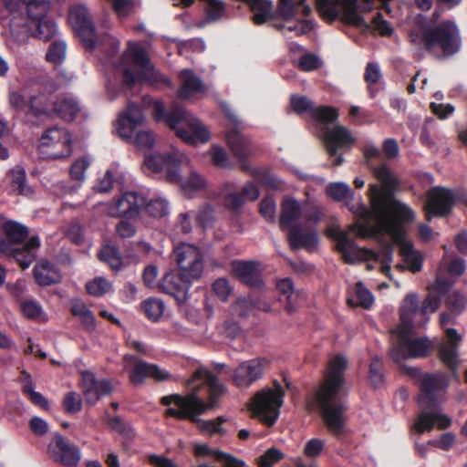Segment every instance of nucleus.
Wrapping results in <instances>:
<instances>
[{
    "mask_svg": "<svg viewBox=\"0 0 467 467\" xmlns=\"http://www.w3.org/2000/svg\"><path fill=\"white\" fill-rule=\"evenodd\" d=\"M28 235V228L12 220H5L0 214V253L14 257L23 269L29 267L36 257L40 246L38 236L30 237L21 248L16 244L23 243Z\"/></svg>",
    "mask_w": 467,
    "mask_h": 467,
    "instance_id": "11",
    "label": "nucleus"
},
{
    "mask_svg": "<svg viewBox=\"0 0 467 467\" xmlns=\"http://www.w3.org/2000/svg\"><path fill=\"white\" fill-rule=\"evenodd\" d=\"M53 445L55 461L67 466H76L79 462L81 454L78 447L66 441L61 435L55 436L50 447Z\"/></svg>",
    "mask_w": 467,
    "mask_h": 467,
    "instance_id": "27",
    "label": "nucleus"
},
{
    "mask_svg": "<svg viewBox=\"0 0 467 467\" xmlns=\"http://www.w3.org/2000/svg\"><path fill=\"white\" fill-rule=\"evenodd\" d=\"M368 378L371 384L375 387H379L383 383L384 375L382 372L381 360L379 357L373 358L370 362Z\"/></svg>",
    "mask_w": 467,
    "mask_h": 467,
    "instance_id": "52",
    "label": "nucleus"
},
{
    "mask_svg": "<svg viewBox=\"0 0 467 467\" xmlns=\"http://www.w3.org/2000/svg\"><path fill=\"white\" fill-rule=\"evenodd\" d=\"M323 141L330 157H335L333 164L337 166L343 162V158L337 155V150L351 147L355 143L356 139L353 137L350 130L342 125H336L333 128H325Z\"/></svg>",
    "mask_w": 467,
    "mask_h": 467,
    "instance_id": "18",
    "label": "nucleus"
},
{
    "mask_svg": "<svg viewBox=\"0 0 467 467\" xmlns=\"http://www.w3.org/2000/svg\"><path fill=\"white\" fill-rule=\"evenodd\" d=\"M446 307L454 316H459L465 308V296L460 292H452L445 301Z\"/></svg>",
    "mask_w": 467,
    "mask_h": 467,
    "instance_id": "48",
    "label": "nucleus"
},
{
    "mask_svg": "<svg viewBox=\"0 0 467 467\" xmlns=\"http://www.w3.org/2000/svg\"><path fill=\"white\" fill-rule=\"evenodd\" d=\"M155 143V137L150 130H140L134 138V144L139 148L150 149Z\"/></svg>",
    "mask_w": 467,
    "mask_h": 467,
    "instance_id": "59",
    "label": "nucleus"
},
{
    "mask_svg": "<svg viewBox=\"0 0 467 467\" xmlns=\"http://www.w3.org/2000/svg\"><path fill=\"white\" fill-rule=\"evenodd\" d=\"M66 53L67 44L64 40L58 38L50 44L46 54V59L54 65H60L66 58Z\"/></svg>",
    "mask_w": 467,
    "mask_h": 467,
    "instance_id": "44",
    "label": "nucleus"
},
{
    "mask_svg": "<svg viewBox=\"0 0 467 467\" xmlns=\"http://www.w3.org/2000/svg\"><path fill=\"white\" fill-rule=\"evenodd\" d=\"M53 102L46 94L30 97L28 106L30 115L35 117L49 116L53 112Z\"/></svg>",
    "mask_w": 467,
    "mask_h": 467,
    "instance_id": "40",
    "label": "nucleus"
},
{
    "mask_svg": "<svg viewBox=\"0 0 467 467\" xmlns=\"http://www.w3.org/2000/svg\"><path fill=\"white\" fill-rule=\"evenodd\" d=\"M187 387L192 392L184 397L171 394L161 398V404L175 406L166 410V416L179 420H191L196 422L201 430L209 433L221 432L219 423L200 420L197 415L202 414L208 408L213 409L217 406V398L225 391L224 385L210 370L200 368L187 381Z\"/></svg>",
    "mask_w": 467,
    "mask_h": 467,
    "instance_id": "3",
    "label": "nucleus"
},
{
    "mask_svg": "<svg viewBox=\"0 0 467 467\" xmlns=\"http://www.w3.org/2000/svg\"><path fill=\"white\" fill-rule=\"evenodd\" d=\"M375 176L377 179L382 183L386 191H389L393 189L397 185V180L389 171V169L385 165L381 164L379 167H377L374 171ZM370 192V200H372V197L376 194H388L390 195L394 200H396L393 195L388 192H381L379 189L375 185H370L369 188ZM370 206L372 207V201H370ZM371 215L374 219V213L373 209L371 208Z\"/></svg>",
    "mask_w": 467,
    "mask_h": 467,
    "instance_id": "34",
    "label": "nucleus"
},
{
    "mask_svg": "<svg viewBox=\"0 0 467 467\" xmlns=\"http://www.w3.org/2000/svg\"><path fill=\"white\" fill-rule=\"evenodd\" d=\"M213 291L221 301H226L232 292V287L225 278H219L213 284Z\"/></svg>",
    "mask_w": 467,
    "mask_h": 467,
    "instance_id": "55",
    "label": "nucleus"
},
{
    "mask_svg": "<svg viewBox=\"0 0 467 467\" xmlns=\"http://www.w3.org/2000/svg\"><path fill=\"white\" fill-rule=\"evenodd\" d=\"M193 281L186 278L181 272L167 273L160 284V288L165 294L175 298L178 304H183L188 298V292Z\"/></svg>",
    "mask_w": 467,
    "mask_h": 467,
    "instance_id": "24",
    "label": "nucleus"
},
{
    "mask_svg": "<svg viewBox=\"0 0 467 467\" xmlns=\"http://www.w3.org/2000/svg\"><path fill=\"white\" fill-rule=\"evenodd\" d=\"M123 368L129 374L130 381L133 386L142 385L150 378L161 381L169 377V374L158 366L148 363L133 355L124 356Z\"/></svg>",
    "mask_w": 467,
    "mask_h": 467,
    "instance_id": "17",
    "label": "nucleus"
},
{
    "mask_svg": "<svg viewBox=\"0 0 467 467\" xmlns=\"http://www.w3.org/2000/svg\"><path fill=\"white\" fill-rule=\"evenodd\" d=\"M224 206L233 211H238L246 201H254L259 197V190L253 182H247L241 192H235L232 182H225L222 188Z\"/></svg>",
    "mask_w": 467,
    "mask_h": 467,
    "instance_id": "23",
    "label": "nucleus"
},
{
    "mask_svg": "<svg viewBox=\"0 0 467 467\" xmlns=\"http://www.w3.org/2000/svg\"><path fill=\"white\" fill-rule=\"evenodd\" d=\"M152 115L157 121L165 123L184 142L195 145L205 143L210 140V132L207 128L183 107L173 103L168 113L163 103L160 100L153 102Z\"/></svg>",
    "mask_w": 467,
    "mask_h": 467,
    "instance_id": "10",
    "label": "nucleus"
},
{
    "mask_svg": "<svg viewBox=\"0 0 467 467\" xmlns=\"http://www.w3.org/2000/svg\"><path fill=\"white\" fill-rule=\"evenodd\" d=\"M108 424L112 430L123 435L127 439H131L134 436V430L131 425L128 422H125L119 416L109 417Z\"/></svg>",
    "mask_w": 467,
    "mask_h": 467,
    "instance_id": "49",
    "label": "nucleus"
},
{
    "mask_svg": "<svg viewBox=\"0 0 467 467\" xmlns=\"http://www.w3.org/2000/svg\"><path fill=\"white\" fill-rule=\"evenodd\" d=\"M78 111L79 105L72 98H60L53 102V112L64 120H73Z\"/></svg>",
    "mask_w": 467,
    "mask_h": 467,
    "instance_id": "38",
    "label": "nucleus"
},
{
    "mask_svg": "<svg viewBox=\"0 0 467 467\" xmlns=\"http://www.w3.org/2000/svg\"><path fill=\"white\" fill-rule=\"evenodd\" d=\"M374 302V297L371 292L364 286L361 282L357 283L349 290V297L348 303L350 306H358L363 308H369Z\"/></svg>",
    "mask_w": 467,
    "mask_h": 467,
    "instance_id": "39",
    "label": "nucleus"
},
{
    "mask_svg": "<svg viewBox=\"0 0 467 467\" xmlns=\"http://www.w3.org/2000/svg\"><path fill=\"white\" fill-rule=\"evenodd\" d=\"M99 255L100 260L107 263L113 270H119L122 265V256L115 244L110 243L104 244Z\"/></svg>",
    "mask_w": 467,
    "mask_h": 467,
    "instance_id": "41",
    "label": "nucleus"
},
{
    "mask_svg": "<svg viewBox=\"0 0 467 467\" xmlns=\"http://www.w3.org/2000/svg\"><path fill=\"white\" fill-rule=\"evenodd\" d=\"M9 103L12 108L16 110H20L26 115H30L29 111V100L27 101L26 98L17 91H12L9 94Z\"/></svg>",
    "mask_w": 467,
    "mask_h": 467,
    "instance_id": "56",
    "label": "nucleus"
},
{
    "mask_svg": "<svg viewBox=\"0 0 467 467\" xmlns=\"http://www.w3.org/2000/svg\"><path fill=\"white\" fill-rule=\"evenodd\" d=\"M226 140L233 154L240 161H244L251 154L250 140L241 135L235 128L227 132Z\"/></svg>",
    "mask_w": 467,
    "mask_h": 467,
    "instance_id": "35",
    "label": "nucleus"
},
{
    "mask_svg": "<svg viewBox=\"0 0 467 467\" xmlns=\"http://www.w3.org/2000/svg\"><path fill=\"white\" fill-rule=\"evenodd\" d=\"M38 150L45 159L68 157L72 152L71 134L63 127L49 128L42 134Z\"/></svg>",
    "mask_w": 467,
    "mask_h": 467,
    "instance_id": "15",
    "label": "nucleus"
},
{
    "mask_svg": "<svg viewBox=\"0 0 467 467\" xmlns=\"http://www.w3.org/2000/svg\"><path fill=\"white\" fill-rule=\"evenodd\" d=\"M3 5L0 20L7 26L14 43L22 45L28 40L29 20L36 26L34 36L43 41H49L58 34L56 22L47 16V0H3Z\"/></svg>",
    "mask_w": 467,
    "mask_h": 467,
    "instance_id": "4",
    "label": "nucleus"
},
{
    "mask_svg": "<svg viewBox=\"0 0 467 467\" xmlns=\"http://www.w3.org/2000/svg\"><path fill=\"white\" fill-rule=\"evenodd\" d=\"M451 285L446 278L437 277L420 306L417 294L405 296L400 307V323L392 330L395 338L389 355L393 361L400 363L405 358L428 356L432 348L431 341L428 337L413 338V328L426 326L430 320L429 314L438 309L442 296Z\"/></svg>",
    "mask_w": 467,
    "mask_h": 467,
    "instance_id": "2",
    "label": "nucleus"
},
{
    "mask_svg": "<svg viewBox=\"0 0 467 467\" xmlns=\"http://www.w3.org/2000/svg\"><path fill=\"white\" fill-rule=\"evenodd\" d=\"M282 457L283 453L281 451L275 448H270L262 456L259 457V467H271L280 459H282Z\"/></svg>",
    "mask_w": 467,
    "mask_h": 467,
    "instance_id": "53",
    "label": "nucleus"
},
{
    "mask_svg": "<svg viewBox=\"0 0 467 467\" xmlns=\"http://www.w3.org/2000/svg\"><path fill=\"white\" fill-rule=\"evenodd\" d=\"M371 201L377 233L400 242V254L407 266L413 273L419 272L422 267L421 254L410 243L402 241L403 223L412 222L415 213L410 206L388 194H376Z\"/></svg>",
    "mask_w": 467,
    "mask_h": 467,
    "instance_id": "5",
    "label": "nucleus"
},
{
    "mask_svg": "<svg viewBox=\"0 0 467 467\" xmlns=\"http://www.w3.org/2000/svg\"><path fill=\"white\" fill-rule=\"evenodd\" d=\"M321 65L319 58L313 54L303 55L298 62L299 67L304 71H312L318 68Z\"/></svg>",
    "mask_w": 467,
    "mask_h": 467,
    "instance_id": "62",
    "label": "nucleus"
},
{
    "mask_svg": "<svg viewBox=\"0 0 467 467\" xmlns=\"http://www.w3.org/2000/svg\"><path fill=\"white\" fill-rule=\"evenodd\" d=\"M347 366L348 360L341 355L331 358L324 381L314 395L325 425L336 436L345 431L348 421L346 414L348 405L340 399V396L345 393L344 371Z\"/></svg>",
    "mask_w": 467,
    "mask_h": 467,
    "instance_id": "6",
    "label": "nucleus"
},
{
    "mask_svg": "<svg viewBox=\"0 0 467 467\" xmlns=\"http://www.w3.org/2000/svg\"><path fill=\"white\" fill-rule=\"evenodd\" d=\"M143 163L150 172L179 185L189 197L206 187L205 179L192 169L188 157L174 148L146 155Z\"/></svg>",
    "mask_w": 467,
    "mask_h": 467,
    "instance_id": "7",
    "label": "nucleus"
},
{
    "mask_svg": "<svg viewBox=\"0 0 467 467\" xmlns=\"http://www.w3.org/2000/svg\"><path fill=\"white\" fill-rule=\"evenodd\" d=\"M90 165V160L88 157H82L76 160L70 168V177L72 180L82 182L85 180V172Z\"/></svg>",
    "mask_w": 467,
    "mask_h": 467,
    "instance_id": "50",
    "label": "nucleus"
},
{
    "mask_svg": "<svg viewBox=\"0 0 467 467\" xmlns=\"http://www.w3.org/2000/svg\"><path fill=\"white\" fill-rule=\"evenodd\" d=\"M287 231V239L292 249L304 248L312 251L317 247L318 239L315 230L303 229L300 225H296Z\"/></svg>",
    "mask_w": 467,
    "mask_h": 467,
    "instance_id": "29",
    "label": "nucleus"
},
{
    "mask_svg": "<svg viewBox=\"0 0 467 467\" xmlns=\"http://www.w3.org/2000/svg\"><path fill=\"white\" fill-rule=\"evenodd\" d=\"M87 292L93 296H102L112 289L111 284L104 277L99 276L86 285Z\"/></svg>",
    "mask_w": 467,
    "mask_h": 467,
    "instance_id": "46",
    "label": "nucleus"
},
{
    "mask_svg": "<svg viewBox=\"0 0 467 467\" xmlns=\"http://www.w3.org/2000/svg\"><path fill=\"white\" fill-rule=\"evenodd\" d=\"M21 310L26 317L31 319H36L42 314L41 306L33 300L25 301L21 305Z\"/></svg>",
    "mask_w": 467,
    "mask_h": 467,
    "instance_id": "61",
    "label": "nucleus"
},
{
    "mask_svg": "<svg viewBox=\"0 0 467 467\" xmlns=\"http://www.w3.org/2000/svg\"><path fill=\"white\" fill-rule=\"evenodd\" d=\"M64 408L67 413H77L80 411L82 402L78 394L76 392H69L64 398Z\"/></svg>",
    "mask_w": 467,
    "mask_h": 467,
    "instance_id": "57",
    "label": "nucleus"
},
{
    "mask_svg": "<svg viewBox=\"0 0 467 467\" xmlns=\"http://www.w3.org/2000/svg\"><path fill=\"white\" fill-rule=\"evenodd\" d=\"M316 7L320 16L328 22L341 18L353 26L369 27L358 13L360 5L358 0H316Z\"/></svg>",
    "mask_w": 467,
    "mask_h": 467,
    "instance_id": "13",
    "label": "nucleus"
},
{
    "mask_svg": "<svg viewBox=\"0 0 467 467\" xmlns=\"http://www.w3.org/2000/svg\"><path fill=\"white\" fill-rule=\"evenodd\" d=\"M68 22L87 49H98L103 54L101 59L105 66L123 70L125 84L171 85L169 79L151 65L146 51L140 45L130 42L128 48L118 57L119 41L108 34L98 36L92 16L84 4L74 5L69 9Z\"/></svg>",
    "mask_w": 467,
    "mask_h": 467,
    "instance_id": "1",
    "label": "nucleus"
},
{
    "mask_svg": "<svg viewBox=\"0 0 467 467\" xmlns=\"http://www.w3.org/2000/svg\"><path fill=\"white\" fill-rule=\"evenodd\" d=\"M143 119L144 116L140 108L134 103H129L126 111L119 117V135L124 140H131L135 129L141 124Z\"/></svg>",
    "mask_w": 467,
    "mask_h": 467,
    "instance_id": "26",
    "label": "nucleus"
},
{
    "mask_svg": "<svg viewBox=\"0 0 467 467\" xmlns=\"http://www.w3.org/2000/svg\"><path fill=\"white\" fill-rule=\"evenodd\" d=\"M410 44L418 50L449 57L456 54L462 47L459 29L454 22L443 21L436 26L421 21L417 22L409 32Z\"/></svg>",
    "mask_w": 467,
    "mask_h": 467,
    "instance_id": "9",
    "label": "nucleus"
},
{
    "mask_svg": "<svg viewBox=\"0 0 467 467\" xmlns=\"http://www.w3.org/2000/svg\"><path fill=\"white\" fill-rule=\"evenodd\" d=\"M254 178L261 184L269 188L277 189L280 186V180L266 170H253Z\"/></svg>",
    "mask_w": 467,
    "mask_h": 467,
    "instance_id": "51",
    "label": "nucleus"
},
{
    "mask_svg": "<svg viewBox=\"0 0 467 467\" xmlns=\"http://www.w3.org/2000/svg\"><path fill=\"white\" fill-rule=\"evenodd\" d=\"M274 26L278 30H283L285 36H288V33H294L296 36H299L312 31L315 23L309 19H302L298 20L293 26H286L284 23L275 22L274 23Z\"/></svg>",
    "mask_w": 467,
    "mask_h": 467,
    "instance_id": "42",
    "label": "nucleus"
},
{
    "mask_svg": "<svg viewBox=\"0 0 467 467\" xmlns=\"http://www.w3.org/2000/svg\"><path fill=\"white\" fill-rule=\"evenodd\" d=\"M181 87L178 89V97L187 99L196 93H203L206 90L202 79L191 69H183L180 73Z\"/></svg>",
    "mask_w": 467,
    "mask_h": 467,
    "instance_id": "31",
    "label": "nucleus"
},
{
    "mask_svg": "<svg viewBox=\"0 0 467 467\" xmlns=\"http://www.w3.org/2000/svg\"><path fill=\"white\" fill-rule=\"evenodd\" d=\"M372 25L374 29L382 36H390L393 32L391 25L383 18L381 13H377V15L373 17Z\"/></svg>",
    "mask_w": 467,
    "mask_h": 467,
    "instance_id": "63",
    "label": "nucleus"
},
{
    "mask_svg": "<svg viewBox=\"0 0 467 467\" xmlns=\"http://www.w3.org/2000/svg\"><path fill=\"white\" fill-rule=\"evenodd\" d=\"M233 269L243 283L251 286H256L260 284L258 264L254 262L236 261L233 263Z\"/></svg>",
    "mask_w": 467,
    "mask_h": 467,
    "instance_id": "33",
    "label": "nucleus"
},
{
    "mask_svg": "<svg viewBox=\"0 0 467 467\" xmlns=\"http://www.w3.org/2000/svg\"><path fill=\"white\" fill-rule=\"evenodd\" d=\"M327 193L336 201H343L353 196L351 188L344 182H333L327 187Z\"/></svg>",
    "mask_w": 467,
    "mask_h": 467,
    "instance_id": "47",
    "label": "nucleus"
},
{
    "mask_svg": "<svg viewBox=\"0 0 467 467\" xmlns=\"http://www.w3.org/2000/svg\"><path fill=\"white\" fill-rule=\"evenodd\" d=\"M34 277L36 282L41 286L51 285L61 280L59 271L47 260H41L35 265Z\"/></svg>",
    "mask_w": 467,
    "mask_h": 467,
    "instance_id": "32",
    "label": "nucleus"
},
{
    "mask_svg": "<svg viewBox=\"0 0 467 467\" xmlns=\"http://www.w3.org/2000/svg\"><path fill=\"white\" fill-rule=\"evenodd\" d=\"M324 445L325 441L320 439H310L305 445L304 452L309 458L317 457L322 451Z\"/></svg>",
    "mask_w": 467,
    "mask_h": 467,
    "instance_id": "64",
    "label": "nucleus"
},
{
    "mask_svg": "<svg viewBox=\"0 0 467 467\" xmlns=\"http://www.w3.org/2000/svg\"><path fill=\"white\" fill-rule=\"evenodd\" d=\"M454 193L445 188H433L428 192L425 204L426 219L430 222L433 216H445L455 202Z\"/></svg>",
    "mask_w": 467,
    "mask_h": 467,
    "instance_id": "20",
    "label": "nucleus"
},
{
    "mask_svg": "<svg viewBox=\"0 0 467 467\" xmlns=\"http://www.w3.org/2000/svg\"><path fill=\"white\" fill-rule=\"evenodd\" d=\"M274 389H264L258 391L252 400L251 410L268 426L273 425L283 405L285 391L279 382H274Z\"/></svg>",
    "mask_w": 467,
    "mask_h": 467,
    "instance_id": "14",
    "label": "nucleus"
},
{
    "mask_svg": "<svg viewBox=\"0 0 467 467\" xmlns=\"http://www.w3.org/2000/svg\"><path fill=\"white\" fill-rule=\"evenodd\" d=\"M260 213L268 222H274L275 218V202L273 197H265L260 202Z\"/></svg>",
    "mask_w": 467,
    "mask_h": 467,
    "instance_id": "54",
    "label": "nucleus"
},
{
    "mask_svg": "<svg viewBox=\"0 0 467 467\" xmlns=\"http://www.w3.org/2000/svg\"><path fill=\"white\" fill-rule=\"evenodd\" d=\"M268 366L265 358H256L240 363L233 372V380L240 389H247L259 380Z\"/></svg>",
    "mask_w": 467,
    "mask_h": 467,
    "instance_id": "19",
    "label": "nucleus"
},
{
    "mask_svg": "<svg viewBox=\"0 0 467 467\" xmlns=\"http://www.w3.org/2000/svg\"><path fill=\"white\" fill-rule=\"evenodd\" d=\"M290 104L296 113L309 112L315 120L324 124L333 123L338 117L336 109L324 106L315 108L312 101L305 96L293 95L290 99Z\"/></svg>",
    "mask_w": 467,
    "mask_h": 467,
    "instance_id": "21",
    "label": "nucleus"
},
{
    "mask_svg": "<svg viewBox=\"0 0 467 467\" xmlns=\"http://www.w3.org/2000/svg\"><path fill=\"white\" fill-rule=\"evenodd\" d=\"M210 155L213 162L222 168L229 166V159L225 150L219 146H213L210 150Z\"/></svg>",
    "mask_w": 467,
    "mask_h": 467,
    "instance_id": "60",
    "label": "nucleus"
},
{
    "mask_svg": "<svg viewBox=\"0 0 467 467\" xmlns=\"http://www.w3.org/2000/svg\"><path fill=\"white\" fill-rule=\"evenodd\" d=\"M7 178L10 181L11 191L19 195L30 197L33 195V189L26 182V174L24 168L16 166L10 170Z\"/></svg>",
    "mask_w": 467,
    "mask_h": 467,
    "instance_id": "37",
    "label": "nucleus"
},
{
    "mask_svg": "<svg viewBox=\"0 0 467 467\" xmlns=\"http://www.w3.org/2000/svg\"><path fill=\"white\" fill-rule=\"evenodd\" d=\"M81 388L87 403L94 405L103 396L111 393L113 388L109 380L96 379L90 371L81 373Z\"/></svg>",
    "mask_w": 467,
    "mask_h": 467,
    "instance_id": "25",
    "label": "nucleus"
},
{
    "mask_svg": "<svg viewBox=\"0 0 467 467\" xmlns=\"http://www.w3.org/2000/svg\"><path fill=\"white\" fill-rule=\"evenodd\" d=\"M335 238L337 241V248L346 263L355 264L361 260L374 259L376 263L379 264L381 272L389 275L392 261V248L390 246H385L379 253L362 249L356 244L354 240L348 237V233L341 230L337 232Z\"/></svg>",
    "mask_w": 467,
    "mask_h": 467,
    "instance_id": "12",
    "label": "nucleus"
},
{
    "mask_svg": "<svg viewBox=\"0 0 467 467\" xmlns=\"http://www.w3.org/2000/svg\"><path fill=\"white\" fill-rule=\"evenodd\" d=\"M194 453L197 456H213L217 462L224 463L226 467H243L244 465V462L242 460L220 450H213L207 444H196Z\"/></svg>",
    "mask_w": 467,
    "mask_h": 467,
    "instance_id": "36",
    "label": "nucleus"
},
{
    "mask_svg": "<svg viewBox=\"0 0 467 467\" xmlns=\"http://www.w3.org/2000/svg\"><path fill=\"white\" fill-rule=\"evenodd\" d=\"M174 260L184 277L197 281L203 272V254L195 245L182 243L173 250Z\"/></svg>",
    "mask_w": 467,
    "mask_h": 467,
    "instance_id": "16",
    "label": "nucleus"
},
{
    "mask_svg": "<svg viewBox=\"0 0 467 467\" xmlns=\"http://www.w3.org/2000/svg\"><path fill=\"white\" fill-rule=\"evenodd\" d=\"M145 316L151 321L157 322L162 317L165 305L162 300L158 298H148L141 306Z\"/></svg>",
    "mask_w": 467,
    "mask_h": 467,
    "instance_id": "45",
    "label": "nucleus"
},
{
    "mask_svg": "<svg viewBox=\"0 0 467 467\" xmlns=\"http://www.w3.org/2000/svg\"><path fill=\"white\" fill-rule=\"evenodd\" d=\"M382 78V74L380 71L379 65L376 62H369L367 64L364 78L366 82L371 86L373 84H377L380 78Z\"/></svg>",
    "mask_w": 467,
    "mask_h": 467,
    "instance_id": "58",
    "label": "nucleus"
},
{
    "mask_svg": "<svg viewBox=\"0 0 467 467\" xmlns=\"http://www.w3.org/2000/svg\"><path fill=\"white\" fill-rule=\"evenodd\" d=\"M420 394L418 403L421 411L413 425L419 433L430 431L435 425L439 429L450 426L451 419L441 414L439 405L444 400V393L449 386V378L444 373H422L419 378Z\"/></svg>",
    "mask_w": 467,
    "mask_h": 467,
    "instance_id": "8",
    "label": "nucleus"
},
{
    "mask_svg": "<svg viewBox=\"0 0 467 467\" xmlns=\"http://www.w3.org/2000/svg\"><path fill=\"white\" fill-rule=\"evenodd\" d=\"M445 334L448 342L441 343L440 345L439 356L441 361L451 370L452 374L456 376V370L459 363L457 348L462 337L454 328H448L445 331Z\"/></svg>",
    "mask_w": 467,
    "mask_h": 467,
    "instance_id": "28",
    "label": "nucleus"
},
{
    "mask_svg": "<svg viewBox=\"0 0 467 467\" xmlns=\"http://www.w3.org/2000/svg\"><path fill=\"white\" fill-rule=\"evenodd\" d=\"M303 215V209L299 202L292 197L283 200L279 219L280 228L286 231L293 226L299 225L298 220Z\"/></svg>",
    "mask_w": 467,
    "mask_h": 467,
    "instance_id": "30",
    "label": "nucleus"
},
{
    "mask_svg": "<svg viewBox=\"0 0 467 467\" xmlns=\"http://www.w3.org/2000/svg\"><path fill=\"white\" fill-rule=\"evenodd\" d=\"M145 203V198L136 192H127L121 194L109 207V214L112 217L133 218L139 215Z\"/></svg>",
    "mask_w": 467,
    "mask_h": 467,
    "instance_id": "22",
    "label": "nucleus"
},
{
    "mask_svg": "<svg viewBox=\"0 0 467 467\" xmlns=\"http://www.w3.org/2000/svg\"><path fill=\"white\" fill-rule=\"evenodd\" d=\"M142 209L150 215L155 218H161L169 213V202L162 197H153L145 203Z\"/></svg>",
    "mask_w": 467,
    "mask_h": 467,
    "instance_id": "43",
    "label": "nucleus"
}]
</instances>
